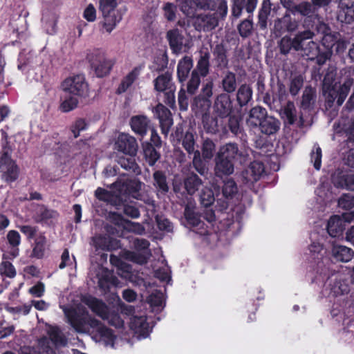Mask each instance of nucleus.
<instances>
[{"instance_id": "29", "label": "nucleus", "mask_w": 354, "mask_h": 354, "mask_svg": "<svg viewBox=\"0 0 354 354\" xmlns=\"http://www.w3.org/2000/svg\"><path fill=\"white\" fill-rule=\"evenodd\" d=\"M228 122L225 127V129L229 130L234 136L243 139L244 135L243 127L241 124L243 120L240 114H230L228 115Z\"/></svg>"}, {"instance_id": "47", "label": "nucleus", "mask_w": 354, "mask_h": 354, "mask_svg": "<svg viewBox=\"0 0 354 354\" xmlns=\"http://www.w3.org/2000/svg\"><path fill=\"white\" fill-rule=\"evenodd\" d=\"M284 122L292 125L297 121V111L293 102L288 101L283 109Z\"/></svg>"}, {"instance_id": "50", "label": "nucleus", "mask_w": 354, "mask_h": 354, "mask_svg": "<svg viewBox=\"0 0 354 354\" xmlns=\"http://www.w3.org/2000/svg\"><path fill=\"white\" fill-rule=\"evenodd\" d=\"M222 87L227 93H233L236 88V75L231 71H227L222 80Z\"/></svg>"}, {"instance_id": "49", "label": "nucleus", "mask_w": 354, "mask_h": 354, "mask_svg": "<svg viewBox=\"0 0 354 354\" xmlns=\"http://www.w3.org/2000/svg\"><path fill=\"white\" fill-rule=\"evenodd\" d=\"M216 145L209 138H205L203 140L201 147V156L204 160H211L215 153Z\"/></svg>"}, {"instance_id": "33", "label": "nucleus", "mask_w": 354, "mask_h": 354, "mask_svg": "<svg viewBox=\"0 0 354 354\" xmlns=\"http://www.w3.org/2000/svg\"><path fill=\"white\" fill-rule=\"evenodd\" d=\"M280 126L281 122L277 118L268 115L264 121L261 122L258 128L262 133L271 136L278 132Z\"/></svg>"}, {"instance_id": "31", "label": "nucleus", "mask_w": 354, "mask_h": 354, "mask_svg": "<svg viewBox=\"0 0 354 354\" xmlns=\"http://www.w3.org/2000/svg\"><path fill=\"white\" fill-rule=\"evenodd\" d=\"M166 38L173 53H179L183 48V36L178 28L169 30L167 32Z\"/></svg>"}, {"instance_id": "27", "label": "nucleus", "mask_w": 354, "mask_h": 354, "mask_svg": "<svg viewBox=\"0 0 354 354\" xmlns=\"http://www.w3.org/2000/svg\"><path fill=\"white\" fill-rule=\"evenodd\" d=\"M131 330L136 333L146 337L149 333V324L146 316H133L129 323Z\"/></svg>"}, {"instance_id": "48", "label": "nucleus", "mask_w": 354, "mask_h": 354, "mask_svg": "<svg viewBox=\"0 0 354 354\" xmlns=\"http://www.w3.org/2000/svg\"><path fill=\"white\" fill-rule=\"evenodd\" d=\"M194 155L192 160V165L196 171L199 173L201 176H205L207 174L208 168L207 167L205 160L203 158L201 154V151L198 149Z\"/></svg>"}, {"instance_id": "15", "label": "nucleus", "mask_w": 354, "mask_h": 354, "mask_svg": "<svg viewBox=\"0 0 354 354\" xmlns=\"http://www.w3.org/2000/svg\"><path fill=\"white\" fill-rule=\"evenodd\" d=\"M82 301L97 316L104 320L109 319V308L103 300L93 295H87L82 298Z\"/></svg>"}, {"instance_id": "63", "label": "nucleus", "mask_w": 354, "mask_h": 354, "mask_svg": "<svg viewBox=\"0 0 354 354\" xmlns=\"http://www.w3.org/2000/svg\"><path fill=\"white\" fill-rule=\"evenodd\" d=\"M154 111L159 121H163L164 120H172L171 113L169 109L162 103H158L156 106Z\"/></svg>"}, {"instance_id": "59", "label": "nucleus", "mask_w": 354, "mask_h": 354, "mask_svg": "<svg viewBox=\"0 0 354 354\" xmlns=\"http://www.w3.org/2000/svg\"><path fill=\"white\" fill-rule=\"evenodd\" d=\"M17 227L20 232L26 237V239L30 241L34 239L37 235L38 227L30 225H18Z\"/></svg>"}, {"instance_id": "57", "label": "nucleus", "mask_w": 354, "mask_h": 354, "mask_svg": "<svg viewBox=\"0 0 354 354\" xmlns=\"http://www.w3.org/2000/svg\"><path fill=\"white\" fill-rule=\"evenodd\" d=\"M236 192L237 186L234 180L230 179L224 183L222 193L225 198H232Z\"/></svg>"}, {"instance_id": "61", "label": "nucleus", "mask_w": 354, "mask_h": 354, "mask_svg": "<svg viewBox=\"0 0 354 354\" xmlns=\"http://www.w3.org/2000/svg\"><path fill=\"white\" fill-rule=\"evenodd\" d=\"M158 228L160 231H165L167 232H171L173 231V224L167 218L162 215H156L155 217Z\"/></svg>"}, {"instance_id": "56", "label": "nucleus", "mask_w": 354, "mask_h": 354, "mask_svg": "<svg viewBox=\"0 0 354 354\" xmlns=\"http://www.w3.org/2000/svg\"><path fill=\"white\" fill-rule=\"evenodd\" d=\"M201 76L196 74V72H191L190 78L187 80V90H185L189 94L194 95L196 93L201 84Z\"/></svg>"}, {"instance_id": "44", "label": "nucleus", "mask_w": 354, "mask_h": 354, "mask_svg": "<svg viewBox=\"0 0 354 354\" xmlns=\"http://www.w3.org/2000/svg\"><path fill=\"white\" fill-rule=\"evenodd\" d=\"M252 89L250 85H241L236 93V100L240 106H245L252 100Z\"/></svg>"}, {"instance_id": "14", "label": "nucleus", "mask_w": 354, "mask_h": 354, "mask_svg": "<svg viewBox=\"0 0 354 354\" xmlns=\"http://www.w3.org/2000/svg\"><path fill=\"white\" fill-rule=\"evenodd\" d=\"M115 149L125 155H136L138 145L136 139L127 134L120 133L114 145Z\"/></svg>"}, {"instance_id": "17", "label": "nucleus", "mask_w": 354, "mask_h": 354, "mask_svg": "<svg viewBox=\"0 0 354 354\" xmlns=\"http://www.w3.org/2000/svg\"><path fill=\"white\" fill-rule=\"evenodd\" d=\"M58 216L57 211L49 209L44 204H37L33 218L37 223L50 226L53 223V220L57 218Z\"/></svg>"}, {"instance_id": "19", "label": "nucleus", "mask_w": 354, "mask_h": 354, "mask_svg": "<svg viewBox=\"0 0 354 354\" xmlns=\"http://www.w3.org/2000/svg\"><path fill=\"white\" fill-rule=\"evenodd\" d=\"M130 126L132 131L140 138H143L148 131L153 128L150 119L144 115L132 116L130 119Z\"/></svg>"}, {"instance_id": "38", "label": "nucleus", "mask_w": 354, "mask_h": 354, "mask_svg": "<svg viewBox=\"0 0 354 354\" xmlns=\"http://www.w3.org/2000/svg\"><path fill=\"white\" fill-rule=\"evenodd\" d=\"M234 162L219 156L216 157L215 173L218 176L230 175L234 172Z\"/></svg>"}, {"instance_id": "53", "label": "nucleus", "mask_w": 354, "mask_h": 354, "mask_svg": "<svg viewBox=\"0 0 354 354\" xmlns=\"http://www.w3.org/2000/svg\"><path fill=\"white\" fill-rule=\"evenodd\" d=\"M313 4L308 1H302L293 7V14H300L302 16H310L314 12Z\"/></svg>"}, {"instance_id": "34", "label": "nucleus", "mask_w": 354, "mask_h": 354, "mask_svg": "<svg viewBox=\"0 0 354 354\" xmlns=\"http://www.w3.org/2000/svg\"><path fill=\"white\" fill-rule=\"evenodd\" d=\"M217 156L234 162L235 160L241 158L242 153L239 151L237 144L227 143L221 147Z\"/></svg>"}, {"instance_id": "40", "label": "nucleus", "mask_w": 354, "mask_h": 354, "mask_svg": "<svg viewBox=\"0 0 354 354\" xmlns=\"http://www.w3.org/2000/svg\"><path fill=\"white\" fill-rule=\"evenodd\" d=\"M143 156L146 162L151 167L155 165L160 158V153L151 143L146 142L142 143Z\"/></svg>"}, {"instance_id": "35", "label": "nucleus", "mask_w": 354, "mask_h": 354, "mask_svg": "<svg viewBox=\"0 0 354 354\" xmlns=\"http://www.w3.org/2000/svg\"><path fill=\"white\" fill-rule=\"evenodd\" d=\"M314 33L310 30L298 32L293 38L290 37L293 50L303 52L306 45V40L312 39Z\"/></svg>"}, {"instance_id": "18", "label": "nucleus", "mask_w": 354, "mask_h": 354, "mask_svg": "<svg viewBox=\"0 0 354 354\" xmlns=\"http://www.w3.org/2000/svg\"><path fill=\"white\" fill-rule=\"evenodd\" d=\"M93 245L95 251H113L121 248L120 241L116 238L105 235H98L93 238Z\"/></svg>"}, {"instance_id": "12", "label": "nucleus", "mask_w": 354, "mask_h": 354, "mask_svg": "<svg viewBox=\"0 0 354 354\" xmlns=\"http://www.w3.org/2000/svg\"><path fill=\"white\" fill-rule=\"evenodd\" d=\"M64 91L79 97H86L88 92V85L82 75H77L66 78L62 84Z\"/></svg>"}, {"instance_id": "11", "label": "nucleus", "mask_w": 354, "mask_h": 354, "mask_svg": "<svg viewBox=\"0 0 354 354\" xmlns=\"http://www.w3.org/2000/svg\"><path fill=\"white\" fill-rule=\"evenodd\" d=\"M303 53L309 60H315L319 66H322L330 59L331 52L326 48L324 45L320 46L319 44L310 41L306 45Z\"/></svg>"}, {"instance_id": "58", "label": "nucleus", "mask_w": 354, "mask_h": 354, "mask_svg": "<svg viewBox=\"0 0 354 354\" xmlns=\"http://www.w3.org/2000/svg\"><path fill=\"white\" fill-rule=\"evenodd\" d=\"M163 15L168 21H174L176 18L177 6L170 2H167L162 7Z\"/></svg>"}, {"instance_id": "5", "label": "nucleus", "mask_w": 354, "mask_h": 354, "mask_svg": "<svg viewBox=\"0 0 354 354\" xmlns=\"http://www.w3.org/2000/svg\"><path fill=\"white\" fill-rule=\"evenodd\" d=\"M183 215L186 222L185 226L189 227L192 232L202 237L203 240H207L211 233L208 226L201 219L200 214L195 211L194 207L186 205Z\"/></svg>"}, {"instance_id": "32", "label": "nucleus", "mask_w": 354, "mask_h": 354, "mask_svg": "<svg viewBox=\"0 0 354 354\" xmlns=\"http://www.w3.org/2000/svg\"><path fill=\"white\" fill-rule=\"evenodd\" d=\"M46 244L47 239L45 236V233L39 232L34 239L30 257L37 259H42L45 254Z\"/></svg>"}, {"instance_id": "43", "label": "nucleus", "mask_w": 354, "mask_h": 354, "mask_svg": "<svg viewBox=\"0 0 354 354\" xmlns=\"http://www.w3.org/2000/svg\"><path fill=\"white\" fill-rule=\"evenodd\" d=\"M95 329L101 339L105 342L106 345H111L113 346L116 335L112 329L106 326L102 322L100 321V324L93 328Z\"/></svg>"}, {"instance_id": "1", "label": "nucleus", "mask_w": 354, "mask_h": 354, "mask_svg": "<svg viewBox=\"0 0 354 354\" xmlns=\"http://www.w3.org/2000/svg\"><path fill=\"white\" fill-rule=\"evenodd\" d=\"M337 75L336 68L328 67L322 80V93L327 109L339 108L347 97L354 80V68L345 67L340 71V77L335 82Z\"/></svg>"}, {"instance_id": "37", "label": "nucleus", "mask_w": 354, "mask_h": 354, "mask_svg": "<svg viewBox=\"0 0 354 354\" xmlns=\"http://www.w3.org/2000/svg\"><path fill=\"white\" fill-rule=\"evenodd\" d=\"M202 183V180L194 172L189 173L183 180L184 187L189 195L194 194L199 189Z\"/></svg>"}, {"instance_id": "46", "label": "nucleus", "mask_w": 354, "mask_h": 354, "mask_svg": "<svg viewBox=\"0 0 354 354\" xmlns=\"http://www.w3.org/2000/svg\"><path fill=\"white\" fill-rule=\"evenodd\" d=\"M316 94L311 87H306L303 92L300 106L303 110H310L315 104Z\"/></svg>"}, {"instance_id": "9", "label": "nucleus", "mask_w": 354, "mask_h": 354, "mask_svg": "<svg viewBox=\"0 0 354 354\" xmlns=\"http://www.w3.org/2000/svg\"><path fill=\"white\" fill-rule=\"evenodd\" d=\"M87 59L97 77L108 75L114 65L113 62L107 59L104 54L99 50H95L88 55Z\"/></svg>"}, {"instance_id": "42", "label": "nucleus", "mask_w": 354, "mask_h": 354, "mask_svg": "<svg viewBox=\"0 0 354 354\" xmlns=\"http://www.w3.org/2000/svg\"><path fill=\"white\" fill-rule=\"evenodd\" d=\"M333 257L338 261L348 262L354 255V252L350 248L342 245H335L332 249Z\"/></svg>"}, {"instance_id": "6", "label": "nucleus", "mask_w": 354, "mask_h": 354, "mask_svg": "<svg viewBox=\"0 0 354 354\" xmlns=\"http://www.w3.org/2000/svg\"><path fill=\"white\" fill-rule=\"evenodd\" d=\"M172 140L176 144H182L183 147L189 155L195 153L196 133L193 129L178 124L171 133Z\"/></svg>"}, {"instance_id": "22", "label": "nucleus", "mask_w": 354, "mask_h": 354, "mask_svg": "<svg viewBox=\"0 0 354 354\" xmlns=\"http://www.w3.org/2000/svg\"><path fill=\"white\" fill-rule=\"evenodd\" d=\"M193 68V59L191 57L185 55L178 61L177 64V79L181 86H185L191 70Z\"/></svg>"}, {"instance_id": "51", "label": "nucleus", "mask_w": 354, "mask_h": 354, "mask_svg": "<svg viewBox=\"0 0 354 354\" xmlns=\"http://www.w3.org/2000/svg\"><path fill=\"white\" fill-rule=\"evenodd\" d=\"M51 342L56 346H65L68 341L58 327L51 328L48 333Z\"/></svg>"}, {"instance_id": "13", "label": "nucleus", "mask_w": 354, "mask_h": 354, "mask_svg": "<svg viewBox=\"0 0 354 354\" xmlns=\"http://www.w3.org/2000/svg\"><path fill=\"white\" fill-rule=\"evenodd\" d=\"M142 183L138 179H127L123 182H115L112 184L113 187L118 189L122 199H126L127 197H132L136 199H139L140 190L142 189Z\"/></svg>"}, {"instance_id": "41", "label": "nucleus", "mask_w": 354, "mask_h": 354, "mask_svg": "<svg viewBox=\"0 0 354 354\" xmlns=\"http://www.w3.org/2000/svg\"><path fill=\"white\" fill-rule=\"evenodd\" d=\"M203 128L207 133L216 134L219 132L220 127L222 126V120L218 119L209 114H205L202 116Z\"/></svg>"}, {"instance_id": "24", "label": "nucleus", "mask_w": 354, "mask_h": 354, "mask_svg": "<svg viewBox=\"0 0 354 354\" xmlns=\"http://www.w3.org/2000/svg\"><path fill=\"white\" fill-rule=\"evenodd\" d=\"M212 55L217 68L223 70L228 68L227 49L223 43L215 45L212 49Z\"/></svg>"}, {"instance_id": "2", "label": "nucleus", "mask_w": 354, "mask_h": 354, "mask_svg": "<svg viewBox=\"0 0 354 354\" xmlns=\"http://www.w3.org/2000/svg\"><path fill=\"white\" fill-rule=\"evenodd\" d=\"M212 0H186L183 5V11L192 18V25L199 32H208L214 29L218 24L220 19H223L227 12L225 4H221L216 10L207 14L196 15L198 9L207 10L213 6Z\"/></svg>"}, {"instance_id": "10", "label": "nucleus", "mask_w": 354, "mask_h": 354, "mask_svg": "<svg viewBox=\"0 0 354 354\" xmlns=\"http://www.w3.org/2000/svg\"><path fill=\"white\" fill-rule=\"evenodd\" d=\"M0 172L2 179L8 183L15 182L19 177V167L8 151H2L0 154Z\"/></svg>"}, {"instance_id": "4", "label": "nucleus", "mask_w": 354, "mask_h": 354, "mask_svg": "<svg viewBox=\"0 0 354 354\" xmlns=\"http://www.w3.org/2000/svg\"><path fill=\"white\" fill-rule=\"evenodd\" d=\"M117 0H100L99 9L102 12L104 21L103 28L108 33H111L121 21L124 12L116 9Z\"/></svg>"}, {"instance_id": "8", "label": "nucleus", "mask_w": 354, "mask_h": 354, "mask_svg": "<svg viewBox=\"0 0 354 354\" xmlns=\"http://www.w3.org/2000/svg\"><path fill=\"white\" fill-rule=\"evenodd\" d=\"M68 323L79 333H85L89 328H94L100 324V320L90 315L88 313L82 315L73 311L68 315Z\"/></svg>"}, {"instance_id": "28", "label": "nucleus", "mask_w": 354, "mask_h": 354, "mask_svg": "<svg viewBox=\"0 0 354 354\" xmlns=\"http://www.w3.org/2000/svg\"><path fill=\"white\" fill-rule=\"evenodd\" d=\"M268 115L265 108L259 106H254L250 111L247 123L251 127H259L261 122L264 121Z\"/></svg>"}, {"instance_id": "23", "label": "nucleus", "mask_w": 354, "mask_h": 354, "mask_svg": "<svg viewBox=\"0 0 354 354\" xmlns=\"http://www.w3.org/2000/svg\"><path fill=\"white\" fill-rule=\"evenodd\" d=\"M264 172V164L260 161H253L243 172V176L247 183H254L258 181Z\"/></svg>"}, {"instance_id": "55", "label": "nucleus", "mask_w": 354, "mask_h": 354, "mask_svg": "<svg viewBox=\"0 0 354 354\" xmlns=\"http://www.w3.org/2000/svg\"><path fill=\"white\" fill-rule=\"evenodd\" d=\"M201 204L205 207H210L215 201L214 192L211 188L205 187L200 194Z\"/></svg>"}, {"instance_id": "26", "label": "nucleus", "mask_w": 354, "mask_h": 354, "mask_svg": "<svg viewBox=\"0 0 354 354\" xmlns=\"http://www.w3.org/2000/svg\"><path fill=\"white\" fill-rule=\"evenodd\" d=\"M346 229V224L341 216L333 215L327 223V232L332 237H339Z\"/></svg>"}, {"instance_id": "20", "label": "nucleus", "mask_w": 354, "mask_h": 354, "mask_svg": "<svg viewBox=\"0 0 354 354\" xmlns=\"http://www.w3.org/2000/svg\"><path fill=\"white\" fill-rule=\"evenodd\" d=\"M214 109L221 118L230 115L233 109L230 96L227 93L218 95L215 100Z\"/></svg>"}, {"instance_id": "7", "label": "nucleus", "mask_w": 354, "mask_h": 354, "mask_svg": "<svg viewBox=\"0 0 354 354\" xmlns=\"http://www.w3.org/2000/svg\"><path fill=\"white\" fill-rule=\"evenodd\" d=\"M213 85L212 81L207 82L203 85L200 94L194 97L191 108L196 116H203L209 111L212 104L210 98L213 94Z\"/></svg>"}, {"instance_id": "54", "label": "nucleus", "mask_w": 354, "mask_h": 354, "mask_svg": "<svg viewBox=\"0 0 354 354\" xmlns=\"http://www.w3.org/2000/svg\"><path fill=\"white\" fill-rule=\"evenodd\" d=\"M117 281L118 279L116 277L112 274H105L99 278L98 286L100 289L104 292H109L110 290L111 286L115 284Z\"/></svg>"}, {"instance_id": "36", "label": "nucleus", "mask_w": 354, "mask_h": 354, "mask_svg": "<svg viewBox=\"0 0 354 354\" xmlns=\"http://www.w3.org/2000/svg\"><path fill=\"white\" fill-rule=\"evenodd\" d=\"M95 196L99 201L110 203L115 205H119L123 202L121 196L114 194L113 192L102 187H97L95 191Z\"/></svg>"}, {"instance_id": "25", "label": "nucleus", "mask_w": 354, "mask_h": 354, "mask_svg": "<svg viewBox=\"0 0 354 354\" xmlns=\"http://www.w3.org/2000/svg\"><path fill=\"white\" fill-rule=\"evenodd\" d=\"M142 67L140 66L134 67L129 73H128L121 80V82L116 88L115 93L121 95L125 93L138 80L140 75Z\"/></svg>"}, {"instance_id": "3", "label": "nucleus", "mask_w": 354, "mask_h": 354, "mask_svg": "<svg viewBox=\"0 0 354 354\" xmlns=\"http://www.w3.org/2000/svg\"><path fill=\"white\" fill-rule=\"evenodd\" d=\"M154 90L158 92V97L162 102L171 109H176L175 92L176 86L172 82V74L169 71L159 75L153 81Z\"/></svg>"}, {"instance_id": "21", "label": "nucleus", "mask_w": 354, "mask_h": 354, "mask_svg": "<svg viewBox=\"0 0 354 354\" xmlns=\"http://www.w3.org/2000/svg\"><path fill=\"white\" fill-rule=\"evenodd\" d=\"M337 18L347 24L354 21V0H339Z\"/></svg>"}, {"instance_id": "64", "label": "nucleus", "mask_w": 354, "mask_h": 354, "mask_svg": "<svg viewBox=\"0 0 354 354\" xmlns=\"http://www.w3.org/2000/svg\"><path fill=\"white\" fill-rule=\"evenodd\" d=\"M338 206L345 209H352L354 207V194H342L338 200Z\"/></svg>"}, {"instance_id": "45", "label": "nucleus", "mask_w": 354, "mask_h": 354, "mask_svg": "<svg viewBox=\"0 0 354 354\" xmlns=\"http://www.w3.org/2000/svg\"><path fill=\"white\" fill-rule=\"evenodd\" d=\"M153 185L158 192L166 194L169 192V187L167 181V176L164 171L157 170L153 174Z\"/></svg>"}, {"instance_id": "52", "label": "nucleus", "mask_w": 354, "mask_h": 354, "mask_svg": "<svg viewBox=\"0 0 354 354\" xmlns=\"http://www.w3.org/2000/svg\"><path fill=\"white\" fill-rule=\"evenodd\" d=\"M304 78L302 75H295L291 77L289 84V92L293 97L297 95L304 86Z\"/></svg>"}, {"instance_id": "16", "label": "nucleus", "mask_w": 354, "mask_h": 354, "mask_svg": "<svg viewBox=\"0 0 354 354\" xmlns=\"http://www.w3.org/2000/svg\"><path fill=\"white\" fill-rule=\"evenodd\" d=\"M331 180L335 187L354 191V174L351 170L337 169Z\"/></svg>"}, {"instance_id": "60", "label": "nucleus", "mask_w": 354, "mask_h": 354, "mask_svg": "<svg viewBox=\"0 0 354 354\" xmlns=\"http://www.w3.org/2000/svg\"><path fill=\"white\" fill-rule=\"evenodd\" d=\"M322 151L319 145H314L313 150L310 153L311 162L316 170H319L322 166Z\"/></svg>"}, {"instance_id": "39", "label": "nucleus", "mask_w": 354, "mask_h": 354, "mask_svg": "<svg viewBox=\"0 0 354 354\" xmlns=\"http://www.w3.org/2000/svg\"><path fill=\"white\" fill-rule=\"evenodd\" d=\"M210 54L209 52L201 53L200 57L197 61L196 68L192 72H196V74L205 77L209 73L210 68Z\"/></svg>"}, {"instance_id": "30", "label": "nucleus", "mask_w": 354, "mask_h": 354, "mask_svg": "<svg viewBox=\"0 0 354 354\" xmlns=\"http://www.w3.org/2000/svg\"><path fill=\"white\" fill-rule=\"evenodd\" d=\"M129 157L124 156H118L117 162L122 168L125 169L129 174L139 175L141 173V169L136 162L135 156L136 155H128Z\"/></svg>"}, {"instance_id": "62", "label": "nucleus", "mask_w": 354, "mask_h": 354, "mask_svg": "<svg viewBox=\"0 0 354 354\" xmlns=\"http://www.w3.org/2000/svg\"><path fill=\"white\" fill-rule=\"evenodd\" d=\"M239 35L243 38L248 37L253 29V23L250 19H245L237 27Z\"/></svg>"}]
</instances>
